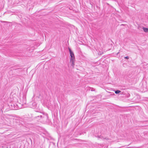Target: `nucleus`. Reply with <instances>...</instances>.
Wrapping results in <instances>:
<instances>
[{
  "label": "nucleus",
  "mask_w": 148,
  "mask_h": 148,
  "mask_svg": "<svg viewBox=\"0 0 148 148\" xmlns=\"http://www.w3.org/2000/svg\"><path fill=\"white\" fill-rule=\"evenodd\" d=\"M69 51L70 56L71 57L70 60H75V57L73 53L69 48Z\"/></svg>",
  "instance_id": "obj_1"
},
{
  "label": "nucleus",
  "mask_w": 148,
  "mask_h": 148,
  "mask_svg": "<svg viewBox=\"0 0 148 148\" xmlns=\"http://www.w3.org/2000/svg\"><path fill=\"white\" fill-rule=\"evenodd\" d=\"M6 118L7 119L10 120H12L14 119L13 116L12 115L10 114L7 115L6 116Z\"/></svg>",
  "instance_id": "obj_2"
},
{
  "label": "nucleus",
  "mask_w": 148,
  "mask_h": 148,
  "mask_svg": "<svg viewBox=\"0 0 148 148\" xmlns=\"http://www.w3.org/2000/svg\"><path fill=\"white\" fill-rule=\"evenodd\" d=\"M75 60H70V62L71 63V65L73 66V67L75 65Z\"/></svg>",
  "instance_id": "obj_3"
},
{
  "label": "nucleus",
  "mask_w": 148,
  "mask_h": 148,
  "mask_svg": "<svg viewBox=\"0 0 148 148\" xmlns=\"http://www.w3.org/2000/svg\"><path fill=\"white\" fill-rule=\"evenodd\" d=\"M143 29L145 32H148V28L145 27H143Z\"/></svg>",
  "instance_id": "obj_4"
},
{
  "label": "nucleus",
  "mask_w": 148,
  "mask_h": 148,
  "mask_svg": "<svg viewBox=\"0 0 148 148\" xmlns=\"http://www.w3.org/2000/svg\"><path fill=\"white\" fill-rule=\"evenodd\" d=\"M121 92V91L119 90H117L115 91V92L116 94H119Z\"/></svg>",
  "instance_id": "obj_5"
},
{
  "label": "nucleus",
  "mask_w": 148,
  "mask_h": 148,
  "mask_svg": "<svg viewBox=\"0 0 148 148\" xmlns=\"http://www.w3.org/2000/svg\"><path fill=\"white\" fill-rule=\"evenodd\" d=\"M125 59H129V57L128 56L125 57Z\"/></svg>",
  "instance_id": "obj_6"
},
{
  "label": "nucleus",
  "mask_w": 148,
  "mask_h": 148,
  "mask_svg": "<svg viewBox=\"0 0 148 148\" xmlns=\"http://www.w3.org/2000/svg\"><path fill=\"white\" fill-rule=\"evenodd\" d=\"M40 117V118H41L42 117V116L41 115L38 116H37L36 117V118H37L38 117Z\"/></svg>",
  "instance_id": "obj_7"
},
{
  "label": "nucleus",
  "mask_w": 148,
  "mask_h": 148,
  "mask_svg": "<svg viewBox=\"0 0 148 148\" xmlns=\"http://www.w3.org/2000/svg\"><path fill=\"white\" fill-rule=\"evenodd\" d=\"M32 104H33L34 105V107H35L36 106V103H33Z\"/></svg>",
  "instance_id": "obj_8"
},
{
  "label": "nucleus",
  "mask_w": 148,
  "mask_h": 148,
  "mask_svg": "<svg viewBox=\"0 0 148 148\" xmlns=\"http://www.w3.org/2000/svg\"><path fill=\"white\" fill-rule=\"evenodd\" d=\"M103 139H107V140L108 139V138H104Z\"/></svg>",
  "instance_id": "obj_9"
},
{
  "label": "nucleus",
  "mask_w": 148,
  "mask_h": 148,
  "mask_svg": "<svg viewBox=\"0 0 148 148\" xmlns=\"http://www.w3.org/2000/svg\"><path fill=\"white\" fill-rule=\"evenodd\" d=\"M93 89H92V90H92Z\"/></svg>",
  "instance_id": "obj_10"
},
{
  "label": "nucleus",
  "mask_w": 148,
  "mask_h": 148,
  "mask_svg": "<svg viewBox=\"0 0 148 148\" xmlns=\"http://www.w3.org/2000/svg\"><path fill=\"white\" fill-rule=\"evenodd\" d=\"M93 89H92V90H92Z\"/></svg>",
  "instance_id": "obj_11"
}]
</instances>
